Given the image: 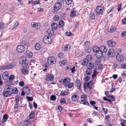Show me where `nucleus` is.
Masks as SVG:
<instances>
[{"instance_id": "nucleus-20", "label": "nucleus", "mask_w": 126, "mask_h": 126, "mask_svg": "<svg viewBox=\"0 0 126 126\" xmlns=\"http://www.w3.org/2000/svg\"><path fill=\"white\" fill-rule=\"evenodd\" d=\"M76 85L77 86V88L78 89H80V80L79 79H77L75 81Z\"/></svg>"}, {"instance_id": "nucleus-39", "label": "nucleus", "mask_w": 126, "mask_h": 126, "mask_svg": "<svg viewBox=\"0 0 126 126\" xmlns=\"http://www.w3.org/2000/svg\"><path fill=\"white\" fill-rule=\"evenodd\" d=\"M34 116V112L32 111L31 112L29 115V117L30 119H32Z\"/></svg>"}, {"instance_id": "nucleus-56", "label": "nucleus", "mask_w": 126, "mask_h": 126, "mask_svg": "<svg viewBox=\"0 0 126 126\" xmlns=\"http://www.w3.org/2000/svg\"><path fill=\"white\" fill-rule=\"evenodd\" d=\"M59 19V16L57 15L55 16L54 18V21H58Z\"/></svg>"}, {"instance_id": "nucleus-30", "label": "nucleus", "mask_w": 126, "mask_h": 126, "mask_svg": "<svg viewBox=\"0 0 126 126\" xmlns=\"http://www.w3.org/2000/svg\"><path fill=\"white\" fill-rule=\"evenodd\" d=\"M35 48L36 50H39L41 48V46L40 44L38 43H36L35 45Z\"/></svg>"}, {"instance_id": "nucleus-10", "label": "nucleus", "mask_w": 126, "mask_h": 126, "mask_svg": "<svg viewBox=\"0 0 126 126\" xmlns=\"http://www.w3.org/2000/svg\"><path fill=\"white\" fill-rule=\"evenodd\" d=\"M12 94L10 90H4L3 91L2 94L4 96L8 97L10 96Z\"/></svg>"}, {"instance_id": "nucleus-52", "label": "nucleus", "mask_w": 126, "mask_h": 126, "mask_svg": "<svg viewBox=\"0 0 126 126\" xmlns=\"http://www.w3.org/2000/svg\"><path fill=\"white\" fill-rule=\"evenodd\" d=\"M85 47H88V46L90 44V42L89 41H87L85 42Z\"/></svg>"}, {"instance_id": "nucleus-60", "label": "nucleus", "mask_w": 126, "mask_h": 126, "mask_svg": "<svg viewBox=\"0 0 126 126\" xmlns=\"http://www.w3.org/2000/svg\"><path fill=\"white\" fill-rule=\"evenodd\" d=\"M83 54V53L82 52L79 51L77 54V55L78 56L80 57Z\"/></svg>"}, {"instance_id": "nucleus-63", "label": "nucleus", "mask_w": 126, "mask_h": 126, "mask_svg": "<svg viewBox=\"0 0 126 126\" xmlns=\"http://www.w3.org/2000/svg\"><path fill=\"white\" fill-rule=\"evenodd\" d=\"M4 27V24L2 22L0 23V28L2 29Z\"/></svg>"}, {"instance_id": "nucleus-59", "label": "nucleus", "mask_w": 126, "mask_h": 126, "mask_svg": "<svg viewBox=\"0 0 126 126\" xmlns=\"http://www.w3.org/2000/svg\"><path fill=\"white\" fill-rule=\"evenodd\" d=\"M65 34L67 36H70L72 35V33L70 32H66L65 33Z\"/></svg>"}, {"instance_id": "nucleus-42", "label": "nucleus", "mask_w": 126, "mask_h": 126, "mask_svg": "<svg viewBox=\"0 0 126 126\" xmlns=\"http://www.w3.org/2000/svg\"><path fill=\"white\" fill-rule=\"evenodd\" d=\"M94 67V63H90L89 64V66H88V68H90L91 70Z\"/></svg>"}, {"instance_id": "nucleus-31", "label": "nucleus", "mask_w": 126, "mask_h": 126, "mask_svg": "<svg viewBox=\"0 0 126 126\" xmlns=\"http://www.w3.org/2000/svg\"><path fill=\"white\" fill-rule=\"evenodd\" d=\"M59 26L60 28L63 27L64 25V22L63 20H61L59 22Z\"/></svg>"}, {"instance_id": "nucleus-62", "label": "nucleus", "mask_w": 126, "mask_h": 126, "mask_svg": "<svg viewBox=\"0 0 126 126\" xmlns=\"http://www.w3.org/2000/svg\"><path fill=\"white\" fill-rule=\"evenodd\" d=\"M36 23L35 22H32L31 24V26L33 28L35 27L36 25Z\"/></svg>"}, {"instance_id": "nucleus-40", "label": "nucleus", "mask_w": 126, "mask_h": 126, "mask_svg": "<svg viewBox=\"0 0 126 126\" xmlns=\"http://www.w3.org/2000/svg\"><path fill=\"white\" fill-rule=\"evenodd\" d=\"M116 52L118 54H121L122 53V49L120 48H116Z\"/></svg>"}, {"instance_id": "nucleus-21", "label": "nucleus", "mask_w": 126, "mask_h": 126, "mask_svg": "<svg viewBox=\"0 0 126 126\" xmlns=\"http://www.w3.org/2000/svg\"><path fill=\"white\" fill-rule=\"evenodd\" d=\"M99 51L102 53H105L107 51V49L104 46H102L100 47Z\"/></svg>"}, {"instance_id": "nucleus-54", "label": "nucleus", "mask_w": 126, "mask_h": 126, "mask_svg": "<svg viewBox=\"0 0 126 126\" xmlns=\"http://www.w3.org/2000/svg\"><path fill=\"white\" fill-rule=\"evenodd\" d=\"M67 4L69 5L72 2V0H65Z\"/></svg>"}, {"instance_id": "nucleus-46", "label": "nucleus", "mask_w": 126, "mask_h": 126, "mask_svg": "<svg viewBox=\"0 0 126 126\" xmlns=\"http://www.w3.org/2000/svg\"><path fill=\"white\" fill-rule=\"evenodd\" d=\"M40 1L39 0H37L33 2L32 3V5H34L36 4H39L40 3Z\"/></svg>"}, {"instance_id": "nucleus-29", "label": "nucleus", "mask_w": 126, "mask_h": 126, "mask_svg": "<svg viewBox=\"0 0 126 126\" xmlns=\"http://www.w3.org/2000/svg\"><path fill=\"white\" fill-rule=\"evenodd\" d=\"M68 91L67 90H65L62 91L60 93V94L61 95H66L68 94Z\"/></svg>"}, {"instance_id": "nucleus-37", "label": "nucleus", "mask_w": 126, "mask_h": 126, "mask_svg": "<svg viewBox=\"0 0 126 126\" xmlns=\"http://www.w3.org/2000/svg\"><path fill=\"white\" fill-rule=\"evenodd\" d=\"M101 60L100 58H98L95 61V64L96 65H100L101 64L100 63L101 62Z\"/></svg>"}, {"instance_id": "nucleus-9", "label": "nucleus", "mask_w": 126, "mask_h": 126, "mask_svg": "<svg viewBox=\"0 0 126 126\" xmlns=\"http://www.w3.org/2000/svg\"><path fill=\"white\" fill-rule=\"evenodd\" d=\"M93 84V81H90L88 83H85L83 87L84 89H86L87 87L89 88L90 89L92 88V86Z\"/></svg>"}, {"instance_id": "nucleus-55", "label": "nucleus", "mask_w": 126, "mask_h": 126, "mask_svg": "<svg viewBox=\"0 0 126 126\" xmlns=\"http://www.w3.org/2000/svg\"><path fill=\"white\" fill-rule=\"evenodd\" d=\"M15 78V76L13 75H11L9 77V79L10 80H13Z\"/></svg>"}, {"instance_id": "nucleus-64", "label": "nucleus", "mask_w": 126, "mask_h": 126, "mask_svg": "<svg viewBox=\"0 0 126 126\" xmlns=\"http://www.w3.org/2000/svg\"><path fill=\"white\" fill-rule=\"evenodd\" d=\"M122 22L123 24L126 25V18H124L122 20Z\"/></svg>"}, {"instance_id": "nucleus-26", "label": "nucleus", "mask_w": 126, "mask_h": 126, "mask_svg": "<svg viewBox=\"0 0 126 126\" xmlns=\"http://www.w3.org/2000/svg\"><path fill=\"white\" fill-rule=\"evenodd\" d=\"M21 72L24 74H28V71L26 68H23L21 69Z\"/></svg>"}, {"instance_id": "nucleus-41", "label": "nucleus", "mask_w": 126, "mask_h": 126, "mask_svg": "<svg viewBox=\"0 0 126 126\" xmlns=\"http://www.w3.org/2000/svg\"><path fill=\"white\" fill-rule=\"evenodd\" d=\"M60 102L61 104H65L66 103L65 99L63 98H61L60 100Z\"/></svg>"}, {"instance_id": "nucleus-17", "label": "nucleus", "mask_w": 126, "mask_h": 126, "mask_svg": "<svg viewBox=\"0 0 126 126\" xmlns=\"http://www.w3.org/2000/svg\"><path fill=\"white\" fill-rule=\"evenodd\" d=\"M47 32L49 36H52L54 33V30L51 28H49L47 30Z\"/></svg>"}, {"instance_id": "nucleus-24", "label": "nucleus", "mask_w": 126, "mask_h": 126, "mask_svg": "<svg viewBox=\"0 0 126 126\" xmlns=\"http://www.w3.org/2000/svg\"><path fill=\"white\" fill-rule=\"evenodd\" d=\"M92 50L94 52L96 53L99 50V48L97 46H94L92 48Z\"/></svg>"}, {"instance_id": "nucleus-25", "label": "nucleus", "mask_w": 126, "mask_h": 126, "mask_svg": "<svg viewBox=\"0 0 126 126\" xmlns=\"http://www.w3.org/2000/svg\"><path fill=\"white\" fill-rule=\"evenodd\" d=\"M116 59L118 62L123 61L124 59L123 57L122 56H120L118 55L116 56Z\"/></svg>"}, {"instance_id": "nucleus-8", "label": "nucleus", "mask_w": 126, "mask_h": 126, "mask_svg": "<svg viewBox=\"0 0 126 126\" xmlns=\"http://www.w3.org/2000/svg\"><path fill=\"white\" fill-rule=\"evenodd\" d=\"M103 9L100 6L97 7L96 9V14L97 15H102L103 12Z\"/></svg>"}, {"instance_id": "nucleus-5", "label": "nucleus", "mask_w": 126, "mask_h": 126, "mask_svg": "<svg viewBox=\"0 0 126 126\" xmlns=\"http://www.w3.org/2000/svg\"><path fill=\"white\" fill-rule=\"evenodd\" d=\"M44 42L46 44H50L51 42V39L50 36H45L43 38Z\"/></svg>"}, {"instance_id": "nucleus-11", "label": "nucleus", "mask_w": 126, "mask_h": 126, "mask_svg": "<svg viewBox=\"0 0 126 126\" xmlns=\"http://www.w3.org/2000/svg\"><path fill=\"white\" fill-rule=\"evenodd\" d=\"M108 55L110 57H114L115 55V53L114 50L113 49H110L108 51Z\"/></svg>"}, {"instance_id": "nucleus-57", "label": "nucleus", "mask_w": 126, "mask_h": 126, "mask_svg": "<svg viewBox=\"0 0 126 126\" xmlns=\"http://www.w3.org/2000/svg\"><path fill=\"white\" fill-rule=\"evenodd\" d=\"M19 85L21 86H24V82L22 81H20L19 83Z\"/></svg>"}, {"instance_id": "nucleus-18", "label": "nucleus", "mask_w": 126, "mask_h": 126, "mask_svg": "<svg viewBox=\"0 0 126 126\" xmlns=\"http://www.w3.org/2000/svg\"><path fill=\"white\" fill-rule=\"evenodd\" d=\"M70 47V45L69 44H67L62 48V50L63 51H65L68 50Z\"/></svg>"}, {"instance_id": "nucleus-45", "label": "nucleus", "mask_w": 126, "mask_h": 126, "mask_svg": "<svg viewBox=\"0 0 126 126\" xmlns=\"http://www.w3.org/2000/svg\"><path fill=\"white\" fill-rule=\"evenodd\" d=\"M23 44L26 46H29V43L28 42L24 40H23L22 42Z\"/></svg>"}, {"instance_id": "nucleus-23", "label": "nucleus", "mask_w": 126, "mask_h": 126, "mask_svg": "<svg viewBox=\"0 0 126 126\" xmlns=\"http://www.w3.org/2000/svg\"><path fill=\"white\" fill-rule=\"evenodd\" d=\"M72 100L73 101H75L78 100L79 99V97L77 94L73 95L72 97Z\"/></svg>"}, {"instance_id": "nucleus-49", "label": "nucleus", "mask_w": 126, "mask_h": 126, "mask_svg": "<svg viewBox=\"0 0 126 126\" xmlns=\"http://www.w3.org/2000/svg\"><path fill=\"white\" fill-rule=\"evenodd\" d=\"M19 97L18 96H16L15 99L16 102V104L17 105H18V101H19Z\"/></svg>"}, {"instance_id": "nucleus-58", "label": "nucleus", "mask_w": 126, "mask_h": 126, "mask_svg": "<svg viewBox=\"0 0 126 126\" xmlns=\"http://www.w3.org/2000/svg\"><path fill=\"white\" fill-rule=\"evenodd\" d=\"M86 57L87 58V59H88L89 60H91L92 59V56L90 54H88L86 56Z\"/></svg>"}, {"instance_id": "nucleus-27", "label": "nucleus", "mask_w": 126, "mask_h": 126, "mask_svg": "<svg viewBox=\"0 0 126 126\" xmlns=\"http://www.w3.org/2000/svg\"><path fill=\"white\" fill-rule=\"evenodd\" d=\"M8 118V116L6 114L4 115L3 117L2 120V123H4L5 122L7 121Z\"/></svg>"}, {"instance_id": "nucleus-34", "label": "nucleus", "mask_w": 126, "mask_h": 126, "mask_svg": "<svg viewBox=\"0 0 126 126\" xmlns=\"http://www.w3.org/2000/svg\"><path fill=\"white\" fill-rule=\"evenodd\" d=\"M89 17L91 20H94L95 18L94 14V13H91Z\"/></svg>"}, {"instance_id": "nucleus-61", "label": "nucleus", "mask_w": 126, "mask_h": 126, "mask_svg": "<svg viewBox=\"0 0 126 126\" xmlns=\"http://www.w3.org/2000/svg\"><path fill=\"white\" fill-rule=\"evenodd\" d=\"M19 24V23L18 22H16L13 25V27L14 28L16 27Z\"/></svg>"}, {"instance_id": "nucleus-19", "label": "nucleus", "mask_w": 126, "mask_h": 126, "mask_svg": "<svg viewBox=\"0 0 126 126\" xmlns=\"http://www.w3.org/2000/svg\"><path fill=\"white\" fill-rule=\"evenodd\" d=\"M89 62L88 59L86 58L81 61L82 64L84 65H87Z\"/></svg>"}, {"instance_id": "nucleus-33", "label": "nucleus", "mask_w": 126, "mask_h": 126, "mask_svg": "<svg viewBox=\"0 0 126 126\" xmlns=\"http://www.w3.org/2000/svg\"><path fill=\"white\" fill-rule=\"evenodd\" d=\"M92 70L90 68H88L86 72L87 75H89L92 73Z\"/></svg>"}, {"instance_id": "nucleus-14", "label": "nucleus", "mask_w": 126, "mask_h": 126, "mask_svg": "<svg viewBox=\"0 0 126 126\" xmlns=\"http://www.w3.org/2000/svg\"><path fill=\"white\" fill-rule=\"evenodd\" d=\"M54 79L53 76L51 74H49L46 75V79L47 81H51L53 80Z\"/></svg>"}, {"instance_id": "nucleus-48", "label": "nucleus", "mask_w": 126, "mask_h": 126, "mask_svg": "<svg viewBox=\"0 0 126 126\" xmlns=\"http://www.w3.org/2000/svg\"><path fill=\"white\" fill-rule=\"evenodd\" d=\"M98 73L95 70H94L92 75V78L95 77Z\"/></svg>"}, {"instance_id": "nucleus-16", "label": "nucleus", "mask_w": 126, "mask_h": 126, "mask_svg": "<svg viewBox=\"0 0 126 126\" xmlns=\"http://www.w3.org/2000/svg\"><path fill=\"white\" fill-rule=\"evenodd\" d=\"M23 90L24 91L26 95L29 94L30 93V91L29 88L27 87H24L23 88Z\"/></svg>"}, {"instance_id": "nucleus-12", "label": "nucleus", "mask_w": 126, "mask_h": 126, "mask_svg": "<svg viewBox=\"0 0 126 126\" xmlns=\"http://www.w3.org/2000/svg\"><path fill=\"white\" fill-rule=\"evenodd\" d=\"M107 43L109 47H113L116 46V43L115 42L112 40H110L108 41Z\"/></svg>"}, {"instance_id": "nucleus-7", "label": "nucleus", "mask_w": 126, "mask_h": 126, "mask_svg": "<svg viewBox=\"0 0 126 126\" xmlns=\"http://www.w3.org/2000/svg\"><path fill=\"white\" fill-rule=\"evenodd\" d=\"M47 62L49 64H53L56 62V59L54 57L51 56L48 58Z\"/></svg>"}, {"instance_id": "nucleus-36", "label": "nucleus", "mask_w": 126, "mask_h": 126, "mask_svg": "<svg viewBox=\"0 0 126 126\" xmlns=\"http://www.w3.org/2000/svg\"><path fill=\"white\" fill-rule=\"evenodd\" d=\"M12 92L14 94H16L18 93V90L16 88H14L11 90Z\"/></svg>"}, {"instance_id": "nucleus-32", "label": "nucleus", "mask_w": 126, "mask_h": 126, "mask_svg": "<svg viewBox=\"0 0 126 126\" xmlns=\"http://www.w3.org/2000/svg\"><path fill=\"white\" fill-rule=\"evenodd\" d=\"M81 103H82L84 105H88L89 104V103L87 102L86 99H83L81 101Z\"/></svg>"}, {"instance_id": "nucleus-1", "label": "nucleus", "mask_w": 126, "mask_h": 126, "mask_svg": "<svg viewBox=\"0 0 126 126\" xmlns=\"http://www.w3.org/2000/svg\"><path fill=\"white\" fill-rule=\"evenodd\" d=\"M70 79L67 78L64 79L63 80V84L65 86H68L69 88H72L73 86V83H71L70 84Z\"/></svg>"}, {"instance_id": "nucleus-50", "label": "nucleus", "mask_w": 126, "mask_h": 126, "mask_svg": "<svg viewBox=\"0 0 126 126\" xmlns=\"http://www.w3.org/2000/svg\"><path fill=\"white\" fill-rule=\"evenodd\" d=\"M40 27L41 26L40 23H36V27H35V28L37 29H39L40 28Z\"/></svg>"}, {"instance_id": "nucleus-6", "label": "nucleus", "mask_w": 126, "mask_h": 126, "mask_svg": "<svg viewBox=\"0 0 126 126\" xmlns=\"http://www.w3.org/2000/svg\"><path fill=\"white\" fill-rule=\"evenodd\" d=\"M16 49L17 51L19 53H22L25 50V48L23 45H18L16 47Z\"/></svg>"}, {"instance_id": "nucleus-22", "label": "nucleus", "mask_w": 126, "mask_h": 126, "mask_svg": "<svg viewBox=\"0 0 126 126\" xmlns=\"http://www.w3.org/2000/svg\"><path fill=\"white\" fill-rule=\"evenodd\" d=\"M103 53L102 52L99 51L97 52L96 54V57L97 58H100L103 55Z\"/></svg>"}, {"instance_id": "nucleus-15", "label": "nucleus", "mask_w": 126, "mask_h": 126, "mask_svg": "<svg viewBox=\"0 0 126 126\" xmlns=\"http://www.w3.org/2000/svg\"><path fill=\"white\" fill-rule=\"evenodd\" d=\"M9 75V73L8 72H4L2 75V77L3 79L5 80H7L8 78Z\"/></svg>"}, {"instance_id": "nucleus-28", "label": "nucleus", "mask_w": 126, "mask_h": 126, "mask_svg": "<svg viewBox=\"0 0 126 126\" xmlns=\"http://www.w3.org/2000/svg\"><path fill=\"white\" fill-rule=\"evenodd\" d=\"M52 28L53 30H55L57 29L58 27L57 24L55 23H52L51 24Z\"/></svg>"}, {"instance_id": "nucleus-53", "label": "nucleus", "mask_w": 126, "mask_h": 126, "mask_svg": "<svg viewBox=\"0 0 126 126\" xmlns=\"http://www.w3.org/2000/svg\"><path fill=\"white\" fill-rule=\"evenodd\" d=\"M121 68L126 69V64L123 63L121 65Z\"/></svg>"}, {"instance_id": "nucleus-38", "label": "nucleus", "mask_w": 126, "mask_h": 126, "mask_svg": "<svg viewBox=\"0 0 126 126\" xmlns=\"http://www.w3.org/2000/svg\"><path fill=\"white\" fill-rule=\"evenodd\" d=\"M116 28L115 27L112 26L111 27L110 29L109 32H113L115 31Z\"/></svg>"}, {"instance_id": "nucleus-3", "label": "nucleus", "mask_w": 126, "mask_h": 126, "mask_svg": "<svg viewBox=\"0 0 126 126\" xmlns=\"http://www.w3.org/2000/svg\"><path fill=\"white\" fill-rule=\"evenodd\" d=\"M26 56H23L21 57L19 60V63L20 64L23 65L24 66H27L28 64L26 63Z\"/></svg>"}, {"instance_id": "nucleus-4", "label": "nucleus", "mask_w": 126, "mask_h": 126, "mask_svg": "<svg viewBox=\"0 0 126 126\" xmlns=\"http://www.w3.org/2000/svg\"><path fill=\"white\" fill-rule=\"evenodd\" d=\"M16 65V63H12L7 65H4L0 67V68L1 70L11 69L15 66Z\"/></svg>"}, {"instance_id": "nucleus-44", "label": "nucleus", "mask_w": 126, "mask_h": 126, "mask_svg": "<svg viewBox=\"0 0 126 126\" xmlns=\"http://www.w3.org/2000/svg\"><path fill=\"white\" fill-rule=\"evenodd\" d=\"M63 55L62 53H59V54L58 55V58L61 59L63 57Z\"/></svg>"}, {"instance_id": "nucleus-35", "label": "nucleus", "mask_w": 126, "mask_h": 126, "mask_svg": "<svg viewBox=\"0 0 126 126\" xmlns=\"http://www.w3.org/2000/svg\"><path fill=\"white\" fill-rule=\"evenodd\" d=\"M59 63L61 65H65L67 63V61L66 60H63V61H60L59 62Z\"/></svg>"}, {"instance_id": "nucleus-43", "label": "nucleus", "mask_w": 126, "mask_h": 126, "mask_svg": "<svg viewBox=\"0 0 126 126\" xmlns=\"http://www.w3.org/2000/svg\"><path fill=\"white\" fill-rule=\"evenodd\" d=\"M76 15L75 11L74 10H72L71 12V14L70 16L71 17H73L75 16Z\"/></svg>"}, {"instance_id": "nucleus-13", "label": "nucleus", "mask_w": 126, "mask_h": 126, "mask_svg": "<svg viewBox=\"0 0 126 126\" xmlns=\"http://www.w3.org/2000/svg\"><path fill=\"white\" fill-rule=\"evenodd\" d=\"M25 54L26 57L28 58H31L32 56V53L30 51L27 50L25 53Z\"/></svg>"}, {"instance_id": "nucleus-51", "label": "nucleus", "mask_w": 126, "mask_h": 126, "mask_svg": "<svg viewBox=\"0 0 126 126\" xmlns=\"http://www.w3.org/2000/svg\"><path fill=\"white\" fill-rule=\"evenodd\" d=\"M126 122V121L124 119H121V124L122 126H125V125H124L125 123Z\"/></svg>"}, {"instance_id": "nucleus-2", "label": "nucleus", "mask_w": 126, "mask_h": 126, "mask_svg": "<svg viewBox=\"0 0 126 126\" xmlns=\"http://www.w3.org/2000/svg\"><path fill=\"white\" fill-rule=\"evenodd\" d=\"M62 7V4L59 2L56 3L53 7V13H55L56 12L60 9Z\"/></svg>"}, {"instance_id": "nucleus-47", "label": "nucleus", "mask_w": 126, "mask_h": 126, "mask_svg": "<svg viewBox=\"0 0 126 126\" xmlns=\"http://www.w3.org/2000/svg\"><path fill=\"white\" fill-rule=\"evenodd\" d=\"M56 97L55 95H53L50 96V100H56Z\"/></svg>"}]
</instances>
